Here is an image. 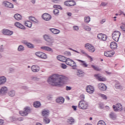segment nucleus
Masks as SVG:
<instances>
[{
    "mask_svg": "<svg viewBox=\"0 0 125 125\" xmlns=\"http://www.w3.org/2000/svg\"><path fill=\"white\" fill-rule=\"evenodd\" d=\"M80 98H81V99H82V100H83V99H84V95H83V94L81 95Z\"/></svg>",
    "mask_w": 125,
    "mask_h": 125,
    "instance_id": "nucleus-59",
    "label": "nucleus"
},
{
    "mask_svg": "<svg viewBox=\"0 0 125 125\" xmlns=\"http://www.w3.org/2000/svg\"><path fill=\"white\" fill-rule=\"evenodd\" d=\"M33 106L35 107V108H40L41 106H42V104H41V102L39 101H36L34 102Z\"/></svg>",
    "mask_w": 125,
    "mask_h": 125,
    "instance_id": "nucleus-27",
    "label": "nucleus"
},
{
    "mask_svg": "<svg viewBox=\"0 0 125 125\" xmlns=\"http://www.w3.org/2000/svg\"><path fill=\"white\" fill-rule=\"evenodd\" d=\"M83 29L85 30L86 31H88V32H90L91 31V28H90L89 26H86V25H83Z\"/></svg>",
    "mask_w": 125,
    "mask_h": 125,
    "instance_id": "nucleus-37",
    "label": "nucleus"
},
{
    "mask_svg": "<svg viewBox=\"0 0 125 125\" xmlns=\"http://www.w3.org/2000/svg\"><path fill=\"white\" fill-rule=\"evenodd\" d=\"M3 4L6 7H8L9 8H13V7H14V6L12 3L7 1L3 2Z\"/></svg>",
    "mask_w": 125,
    "mask_h": 125,
    "instance_id": "nucleus-22",
    "label": "nucleus"
},
{
    "mask_svg": "<svg viewBox=\"0 0 125 125\" xmlns=\"http://www.w3.org/2000/svg\"><path fill=\"white\" fill-rule=\"evenodd\" d=\"M6 83V78L4 76L0 77V85H2Z\"/></svg>",
    "mask_w": 125,
    "mask_h": 125,
    "instance_id": "nucleus-21",
    "label": "nucleus"
},
{
    "mask_svg": "<svg viewBox=\"0 0 125 125\" xmlns=\"http://www.w3.org/2000/svg\"><path fill=\"white\" fill-rule=\"evenodd\" d=\"M24 25L25 26H26V27H28V28H32V25H33V23H32V22L29 21H27L24 22Z\"/></svg>",
    "mask_w": 125,
    "mask_h": 125,
    "instance_id": "nucleus-29",
    "label": "nucleus"
},
{
    "mask_svg": "<svg viewBox=\"0 0 125 125\" xmlns=\"http://www.w3.org/2000/svg\"><path fill=\"white\" fill-rule=\"evenodd\" d=\"M77 61H79L81 63V65L82 66V67H83L84 68H87V66L88 65L87 63H86V62L84 61H82L81 60H76Z\"/></svg>",
    "mask_w": 125,
    "mask_h": 125,
    "instance_id": "nucleus-20",
    "label": "nucleus"
},
{
    "mask_svg": "<svg viewBox=\"0 0 125 125\" xmlns=\"http://www.w3.org/2000/svg\"><path fill=\"white\" fill-rule=\"evenodd\" d=\"M7 91H8V89L7 87L5 86H3L1 87L0 89V95H4L7 93Z\"/></svg>",
    "mask_w": 125,
    "mask_h": 125,
    "instance_id": "nucleus-10",
    "label": "nucleus"
},
{
    "mask_svg": "<svg viewBox=\"0 0 125 125\" xmlns=\"http://www.w3.org/2000/svg\"><path fill=\"white\" fill-rule=\"evenodd\" d=\"M42 113L43 117H46L47 116H49V110H43Z\"/></svg>",
    "mask_w": 125,
    "mask_h": 125,
    "instance_id": "nucleus-28",
    "label": "nucleus"
},
{
    "mask_svg": "<svg viewBox=\"0 0 125 125\" xmlns=\"http://www.w3.org/2000/svg\"><path fill=\"white\" fill-rule=\"evenodd\" d=\"M97 125H106V123H105L104 121L100 120L98 122Z\"/></svg>",
    "mask_w": 125,
    "mask_h": 125,
    "instance_id": "nucleus-43",
    "label": "nucleus"
},
{
    "mask_svg": "<svg viewBox=\"0 0 125 125\" xmlns=\"http://www.w3.org/2000/svg\"><path fill=\"white\" fill-rule=\"evenodd\" d=\"M107 5V3L105 2H103L101 3L100 6H106Z\"/></svg>",
    "mask_w": 125,
    "mask_h": 125,
    "instance_id": "nucleus-55",
    "label": "nucleus"
},
{
    "mask_svg": "<svg viewBox=\"0 0 125 125\" xmlns=\"http://www.w3.org/2000/svg\"><path fill=\"white\" fill-rule=\"evenodd\" d=\"M115 87L117 89H122V86L120 84H115Z\"/></svg>",
    "mask_w": 125,
    "mask_h": 125,
    "instance_id": "nucleus-50",
    "label": "nucleus"
},
{
    "mask_svg": "<svg viewBox=\"0 0 125 125\" xmlns=\"http://www.w3.org/2000/svg\"><path fill=\"white\" fill-rule=\"evenodd\" d=\"M73 29L74 30V31H79V26H73Z\"/></svg>",
    "mask_w": 125,
    "mask_h": 125,
    "instance_id": "nucleus-54",
    "label": "nucleus"
},
{
    "mask_svg": "<svg viewBox=\"0 0 125 125\" xmlns=\"http://www.w3.org/2000/svg\"><path fill=\"white\" fill-rule=\"evenodd\" d=\"M115 54V52L114 51H108L104 52V55L106 57H112L113 55Z\"/></svg>",
    "mask_w": 125,
    "mask_h": 125,
    "instance_id": "nucleus-13",
    "label": "nucleus"
},
{
    "mask_svg": "<svg viewBox=\"0 0 125 125\" xmlns=\"http://www.w3.org/2000/svg\"><path fill=\"white\" fill-rule=\"evenodd\" d=\"M81 53H83V54H84V55H86V56H87V53H86V52H85V51H83V50H81Z\"/></svg>",
    "mask_w": 125,
    "mask_h": 125,
    "instance_id": "nucleus-58",
    "label": "nucleus"
},
{
    "mask_svg": "<svg viewBox=\"0 0 125 125\" xmlns=\"http://www.w3.org/2000/svg\"><path fill=\"white\" fill-rule=\"evenodd\" d=\"M9 71L10 73H13L14 72V69L12 68H9Z\"/></svg>",
    "mask_w": 125,
    "mask_h": 125,
    "instance_id": "nucleus-63",
    "label": "nucleus"
},
{
    "mask_svg": "<svg viewBox=\"0 0 125 125\" xmlns=\"http://www.w3.org/2000/svg\"><path fill=\"white\" fill-rule=\"evenodd\" d=\"M67 122L68 123V124H70V125H73V124L75 123V120L73 119L72 117H70L67 119Z\"/></svg>",
    "mask_w": 125,
    "mask_h": 125,
    "instance_id": "nucleus-33",
    "label": "nucleus"
},
{
    "mask_svg": "<svg viewBox=\"0 0 125 125\" xmlns=\"http://www.w3.org/2000/svg\"><path fill=\"white\" fill-rule=\"evenodd\" d=\"M31 79V81H36L38 82L40 80V78H38L36 76H32Z\"/></svg>",
    "mask_w": 125,
    "mask_h": 125,
    "instance_id": "nucleus-44",
    "label": "nucleus"
},
{
    "mask_svg": "<svg viewBox=\"0 0 125 125\" xmlns=\"http://www.w3.org/2000/svg\"><path fill=\"white\" fill-rule=\"evenodd\" d=\"M24 110H31V107L29 106H26L24 108Z\"/></svg>",
    "mask_w": 125,
    "mask_h": 125,
    "instance_id": "nucleus-64",
    "label": "nucleus"
},
{
    "mask_svg": "<svg viewBox=\"0 0 125 125\" xmlns=\"http://www.w3.org/2000/svg\"><path fill=\"white\" fill-rule=\"evenodd\" d=\"M65 63L66 65L72 67V69L73 70H76V69H77V63L72 59L70 58L66 59L65 60Z\"/></svg>",
    "mask_w": 125,
    "mask_h": 125,
    "instance_id": "nucleus-2",
    "label": "nucleus"
},
{
    "mask_svg": "<svg viewBox=\"0 0 125 125\" xmlns=\"http://www.w3.org/2000/svg\"><path fill=\"white\" fill-rule=\"evenodd\" d=\"M42 18L45 21H49L51 19V16L48 13H44L42 16Z\"/></svg>",
    "mask_w": 125,
    "mask_h": 125,
    "instance_id": "nucleus-11",
    "label": "nucleus"
},
{
    "mask_svg": "<svg viewBox=\"0 0 125 125\" xmlns=\"http://www.w3.org/2000/svg\"><path fill=\"white\" fill-rule=\"evenodd\" d=\"M31 71L33 72V73H37L40 71L41 70V68L37 65H33L31 67Z\"/></svg>",
    "mask_w": 125,
    "mask_h": 125,
    "instance_id": "nucleus-9",
    "label": "nucleus"
},
{
    "mask_svg": "<svg viewBox=\"0 0 125 125\" xmlns=\"http://www.w3.org/2000/svg\"><path fill=\"white\" fill-rule=\"evenodd\" d=\"M42 53V52H37L35 53V54L38 57H39V58H40Z\"/></svg>",
    "mask_w": 125,
    "mask_h": 125,
    "instance_id": "nucleus-49",
    "label": "nucleus"
},
{
    "mask_svg": "<svg viewBox=\"0 0 125 125\" xmlns=\"http://www.w3.org/2000/svg\"><path fill=\"white\" fill-rule=\"evenodd\" d=\"M112 107L114 110H123V105H122V104L120 103L113 105Z\"/></svg>",
    "mask_w": 125,
    "mask_h": 125,
    "instance_id": "nucleus-14",
    "label": "nucleus"
},
{
    "mask_svg": "<svg viewBox=\"0 0 125 125\" xmlns=\"http://www.w3.org/2000/svg\"><path fill=\"white\" fill-rule=\"evenodd\" d=\"M16 20H21L22 19V16L19 14H16L14 16Z\"/></svg>",
    "mask_w": 125,
    "mask_h": 125,
    "instance_id": "nucleus-30",
    "label": "nucleus"
},
{
    "mask_svg": "<svg viewBox=\"0 0 125 125\" xmlns=\"http://www.w3.org/2000/svg\"><path fill=\"white\" fill-rule=\"evenodd\" d=\"M29 20L30 21H31V22H34L35 23H39V21L36 19L34 17H29Z\"/></svg>",
    "mask_w": 125,
    "mask_h": 125,
    "instance_id": "nucleus-35",
    "label": "nucleus"
},
{
    "mask_svg": "<svg viewBox=\"0 0 125 125\" xmlns=\"http://www.w3.org/2000/svg\"><path fill=\"white\" fill-rule=\"evenodd\" d=\"M40 58H42V59H46V58H47V56H46V54H44V53L42 52L41 56H40Z\"/></svg>",
    "mask_w": 125,
    "mask_h": 125,
    "instance_id": "nucleus-38",
    "label": "nucleus"
},
{
    "mask_svg": "<svg viewBox=\"0 0 125 125\" xmlns=\"http://www.w3.org/2000/svg\"><path fill=\"white\" fill-rule=\"evenodd\" d=\"M78 107L80 109L85 110L87 108V104H85V102H84V101L83 100H81L79 103Z\"/></svg>",
    "mask_w": 125,
    "mask_h": 125,
    "instance_id": "nucleus-6",
    "label": "nucleus"
},
{
    "mask_svg": "<svg viewBox=\"0 0 125 125\" xmlns=\"http://www.w3.org/2000/svg\"><path fill=\"white\" fill-rule=\"evenodd\" d=\"M23 120H24V119L22 117L17 118V120L19 121V122H22Z\"/></svg>",
    "mask_w": 125,
    "mask_h": 125,
    "instance_id": "nucleus-57",
    "label": "nucleus"
},
{
    "mask_svg": "<svg viewBox=\"0 0 125 125\" xmlns=\"http://www.w3.org/2000/svg\"><path fill=\"white\" fill-rule=\"evenodd\" d=\"M18 51H23V50H24V46L22 45H19L18 48Z\"/></svg>",
    "mask_w": 125,
    "mask_h": 125,
    "instance_id": "nucleus-39",
    "label": "nucleus"
},
{
    "mask_svg": "<svg viewBox=\"0 0 125 125\" xmlns=\"http://www.w3.org/2000/svg\"><path fill=\"white\" fill-rule=\"evenodd\" d=\"M99 96L101 97L103 99H104V100H107V96L103 94H99Z\"/></svg>",
    "mask_w": 125,
    "mask_h": 125,
    "instance_id": "nucleus-41",
    "label": "nucleus"
},
{
    "mask_svg": "<svg viewBox=\"0 0 125 125\" xmlns=\"http://www.w3.org/2000/svg\"><path fill=\"white\" fill-rule=\"evenodd\" d=\"M98 87L101 91H105V90H107V86L103 83H99Z\"/></svg>",
    "mask_w": 125,
    "mask_h": 125,
    "instance_id": "nucleus-8",
    "label": "nucleus"
},
{
    "mask_svg": "<svg viewBox=\"0 0 125 125\" xmlns=\"http://www.w3.org/2000/svg\"><path fill=\"white\" fill-rule=\"evenodd\" d=\"M101 76V75H100V74H96L94 75L95 78H96V79H97L98 80L99 79H100Z\"/></svg>",
    "mask_w": 125,
    "mask_h": 125,
    "instance_id": "nucleus-48",
    "label": "nucleus"
},
{
    "mask_svg": "<svg viewBox=\"0 0 125 125\" xmlns=\"http://www.w3.org/2000/svg\"><path fill=\"white\" fill-rule=\"evenodd\" d=\"M65 101V99L62 97H59L56 100L57 103L59 104H63Z\"/></svg>",
    "mask_w": 125,
    "mask_h": 125,
    "instance_id": "nucleus-17",
    "label": "nucleus"
},
{
    "mask_svg": "<svg viewBox=\"0 0 125 125\" xmlns=\"http://www.w3.org/2000/svg\"><path fill=\"white\" fill-rule=\"evenodd\" d=\"M15 26H16V27H17V28H19L20 29H22L23 30L26 29L25 26L21 24L20 22H15Z\"/></svg>",
    "mask_w": 125,
    "mask_h": 125,
    "instance_id": "nucleus-19",
    "label": "nucleus"
},
{
    "mask_svg": "<svg viewBox=\"0 0 125 125\" xmlns=\"http://www.w3.org/2000/svg\"><path fill=\"white\" fill-rule=\"evenodd\" d=\"M2 33L4 35H7V36H11L13 34V32L8 29H3Z\"/></svg>",
    "mask_w": 125,
    "mask_h": 125,
    "instance_id": "nucleus-16",
    "label": "nucleus"
},
{
    "mask_svg": "<svg viewBox=\"0 0 125 125\" xmlns=\"http://www.w3.org/2000/svg\"><path fill=\"white\" fill-rule=\"evenodd\" d=\"M21 88H22V89H25V90H27V89H28V86H22L21 87Z\"/></svg>",
    "mask_w": 125,
    "mask_h": 125,
    "instance_id": "nucleus-60",
    "label": "nucleus"
},
{
    "mask_svg": "<svg viewBox=\"0 0 125 125\" xmlns=\"http://www.w3.org/2000/svg\"><path fill=\"white\" fill-rule=\"evenodd\" d=\"M57 59L59 61H62V62H66V60L67 59L65 57L62 56H58Z\"/></svg>",
    "mask_w": 125,
    "mask_h": 125,
    "instance_id": "nucleus-24",
    "label": "nucleus"
},
{
    "mask_svg": "<svg viewBox=\"0 0 125 125\" xmlns=\"http://www.w3.org/2000/svg\"><path fill=\"white\" fill-rule=\"evenodd\" d=\"M76 75L78 77H83V76H84V72L81 70H78V72L76 73Z\"/></svg>",
    "mask_w": 125,
    "mask_h": 125,
    "instance_id": "nucleus-26",
    "label": "nucleus"
},
{
    "mask_svg": "<svg viewBox=\"0 0 125 125\" xmlns=\"http://www.w3.org/2000/svg\"><path fill=\"white\" fill-rule=\"evenodd\" d=\"M98 81H99V82H105L106 78L103 77L102 76H101Z\"/></svg>",
    "mask_w": 125,
    "mask_h": 125,
    "instance_id": "nucleus-46",
    "label": "nucleus"
},
{
    "mask_svg": "<svg viewBox=\"0 0 125 125\" xmlns=\"http://www.w3.org/2000/svg\"><path fill=\"white\" fill-rule=\"evenodd\" d=\"M53 12L54 15H56L57 16H58V15H59V10H58V9H55L53 10Z\"/></svg>",
    "mask_w": 125,
    "mask_h": 125,
    "instance_id": "nucleus-40",
    "label": "nucleus"
},
{
    "mask_svg": "<svg viewBox=\"0 0 125 125\" xmlns=\"http://www.w3.org/2000/svg\"><path fill=\"white\" fill-rule=\"evenodd\" d=\"M92 68H93L95 70V71H101V69H100L98 67L95 66L94 65H91Z\"/></svg>",
    "mask_w": 125,
    "mask_h": 125,
    "instance_id": "nucleus-42",
    "label": "nucleus"
},
{
    "mask_svg": "<svg viewBox=\"0 0 125 125\" xmlns=\"http://www.w3.org/2000/svg\"><path fill=\"white\" fill-rule=\"evenodd\" d=\"M29 112H31V110H21L19 111V114L20 115L25 117L29 114Z\"/></svg>",
    "mask_w": 125,
    "mask_h": 125,
    "instance_id": "nucleus-15",
    "label": "nucleus"
},
{
    "mask_svg": "<svg viewBox=\"0 0 125 125\" xmlns=\"http://www.w3.org/2000/svg\"><path fill=\"white\" fill-rule=\"evenodd\" d=\"M64 54H65V55H67V56H71V52H70L65 51Z\"/></svg>",
    "mask_w": 125,
    "mask_h": 125,
    "instance_id": "nucleus-53",
    "label": "nucleus"
},
{
    "mask_svg": "<svg viewBox=\"0 0 125 125\" xmlns=\"http://www.w3.org/2000/svg\"><path fill=\"white\" fill-rule=\"evenodd\" d=\"M41 49H42L43 50H45V51H50V52L53 53V50L52 48L46 46H42L41 47Z\"/></svg>",
    "mask_w": 125,
    "mask_h": 125,
    "instance_id": "nucleus-18",
    "label": "nucleus"
},
{
    "mask_svg": "<svg viewBox=\"0 0 125 125\" xmlns=\"http://www.w3.org/2000/svg\"><path fill=\"white\" fill-rule=\"evenodd\" d=\"M110 47L111 49H116L117 47V43L115 42H112L110 43Z\"/></svg>",
    "mask_w": 125,
    "mask_h": 125,
    "instance_id": "nucleus-25",
    "label": "nucleus"
},
{
    "mask_svg": "<svg viewBox=\"0 0 125 125\" xmlns=\"http://www.w3.org/2000/svg\"><path fill=\"white\" fill-rule=\"evenodd\" d=\"M103 35L102 33L99 34L97 36L98 39H99V40H101L102 39Z\"/></svg>",
    "mask_w": 125,
    "mask_h": 125,
    "instance_id": "nucleus-51",
    "label": "nucleus"
},
{
    "mask_svg": "<svg viewBox=\"0 0 125 125\" xmlns=\"http://www.w3.org/2000/svg\"><path fill=\"white\" fill-rule=\"evenodd\" d=\"M84 21L85 23H86L87 24H88V23H89V22L90 21V17H84Z\"/></svg>",
    "mask_w": 125,
    "mask_h": 125,
    "instance_id": "nucleus-36",
    "label": "nucleus"
},
{
    "mask_svg": "<svg viewBox=\"0 0 125 125\" xmlns=\"http://www.w3.org/2000/svg\"><path fill=\"white\" fill-rule=\"evenodd\" d=\"M102 41H106L107 40V35L105 34H103L102 36Z\"/></svg>",
    "mask_w": 125,
    "mask_h": 125,
    "instance_id": "nucleus-45",
    "label": "nucleus"
},
{
    "mask_svg": "<svg viewBox=\"0 0 125 125\" xmlns=\"http://www.w3.org/2000/svg\"><path fill=\"white\" fill-rule=\"evenodd\" d=\"M84 47L89 52L92 53L95 51V48H94V46L88 43L85 44Z\"/></svg>",
    "mask_w": 125,
    "mask_h": 125,
    "instance_id": "nucleus-5",
    "label": "nucleus"
},
{
    "mask_svg": "<svg viewBox=\"0 0 125 125\" xmlns=\"http://www.w3.org/2000/svg\"><path fill=\"white\" fill-rule=\"evenodd\" d=\"M43 122L46 124H49L50 123V120L47 117H44L43 118Z\"/></svg>",
    "mask_w": 125,
    "mask_h": 125,
    "instance_id": "nucleus-32",
    "label": "nucleus"
},
{
    "mask_svg": "<svg viewBox=\"0 0 125 125\" xmlns=\"http://www.w3.org/2000/svg\"><path fill=\"white\" fill-rule=\"evenodd\" d=\"M43 39L44 41L47 42V45H52V43H53V41L51 39V37L50 36L45 34L43 36Z\"/></svg>",
    "mask_w": 125,
    "mask_h": 125,
    "instance_id": "nucleus-4",
    "label": "nucleus"
},
{
    "mask_svg": "<svg viewBox=\"0 0 125 125\" xmlns=\"http://www.w3.org/2000/svg\"><path fill=\"white\" fill-rule=\"evenodd\" d=\"M72 89V87L71 86H66V90H71Z\"/></svg>",
    "mask_w": 125,
    "mask_h": 125,
    "instance_id": "nucleus-56",
    "label": "nucleus"
},
{
    "mask_svg": "<svg viewBox=\"0 0 125 125\" xmlns=\"http://www.w3.org/2000/svg\"><path fill=\"white\" fill-rule=\"evenodd\" d=\"M61 67L62 68V69H66V68H67V65L65 64L62 63L61 64Z\"/></svg>",
    "mask_w": 125,
    "mask_h": 125,
    "instance_id": "nucleus-52",
    "label": "nucleus"
},
{
    "mask_svg": "<svg viewBox=\"0 0 125 125\" xmlns=\"http://www.w3.org/2000/svg\"><path fill=\"white\" fill-rule=\"evenodd\" d=\"M121 32L119 31H114L112 33V38L115 42H119L120 37H121Z\"/></svg>",
    "mask_w": 125,
    "mask_h": 125,
    "instance_id": "nucleus-3",
    "label": "nucleus"
},
{
    "mask_svg": "<svg viewBox=\"0 0 125 125\" xmlns=\"http://www.w3.org/2000/svg\"><path fill=\"white\" fill-rule=\"evenodd\" d=\"M64 5L66 6H74V5H76V1L74 0H66L64 2Z\"/></svg>",
    "mask_w": 125,
    "mask_h": 125,
    "instance_id": "nucleus-7",
    "label": "nucleus"
},
{
    "mask_svg": "<svg viewBox=\"0 0 125 125\" xmlns=\"http://www.w3.org/2000/svg\"><path fill=\"white\" fill-rule=\"evenodd\" d=\"M48 83L54 86H62L64 84V77L61 75L53 74L47 80Z\"/></svg>",
    "mask_w": 125,
    "mask_h": 125,
    "instance_id": "nucleus-1",
    "label": "nucleus"
},
{
    "mask_svg": "<svg viewBox=\"0 0 125 125\" xmlns=\"http://www.w3.org/2000/svg\"><path fill=\"white\" fill-rule=\"evenodd\" d=\"M50 32H52L53 34H54L55 35H58L59 33H60V30L55 29V28H51L49 29Z\"/></svg>",
    "mask_w": 125,
    "mask_h": 125,
    "instance_id": "nucleus-23",
    "label": "nucleus"
},
{
    "mask_svg": "<svg viewBox=\"0 0 125 125\" xmlns=\"http://www.w3.org/2000/svg\"><path fill=\"white\" fill-rule=\"evenodd\" d=\"M54 8H59L60 7V5H54L53 6Z\"/></svg>",
    "mask_w": 125,
    "mask_h": 125,
    "instance_id": "nucleus-61",
    "label": "nucleus"
},
{
    "mask_svg": "<svg viewBox=\"0 0 125 125\" xmlns=\"http://www.w3.org/2000/svg\"><path fill=\"white\" fill-rule=\"evenodd\" d=\"M109 118H110V119H112V120H115V119L117 118V116L115 113H114V112H111L109 114Z\"/></svg>",
    "mask_w": 125,
    "mask_h": 125,
    "instance_id": "nucleus-34",
    "label": "nucleus"
},
{
    "mask_svg": "<svg viewBox=\"0 0 125 125\" xmlns=\"http://www.w3.org/2000/svg\"><path fill=\"white\" fill-rule=\"evenodd\" d=\"M86 90L88 93L92 94L94 92V87L91 85H89L87 86Z\"/></svg>",
    "mask_w": 125,
    "mask_h": 125,
    "instance_id": "nucleus-12",
    "label": "nucleus"
},
{
    "mask_svg": "<svg viewBox=\"0 0 125 125\" xmlns=\"http://www.w3.org/2000/svg\"><path fill=\"white\" fill-rule=\"evenodd\" d=\"M4 123L3 120L0 119V125H3Z\"/></svg>",
    "mask_w": 125,
    "mask_h": 125,
    "instance_id": "nucleus-62",
    "label": "nucleus"
},
{
    "mask_svg": "<svg viewBox=\"0 0 125 125\" xmlns=\"http://www.w3.org/2000/svg\"><path fill=\"white\" fill-rule=\"evenodd\" d=\"M26 45L29 48H34V45L33 44H31L30 43H28Z\"/></svg>",
    "mask_w": 125,
    "mask_h": 125,
    "instance_id": "nucleus-47",
    "label": "nucleus"
},
{
    "mask_svg": "<svg viewBox=\"0 0 125 125\" xmlns=\"http://www.w3.org/2000/svg\"><path fill=\"white\" fill-rule=\"evenodd\" d=\"M8 94L9 96L14 97V96H15V91L12 90L8 92Z\"/></svg>",
    "mask_w": 125,
    "mask_h": 125,
    "instance_id": "nucleus-31",
    "label": "nucleus"
}]
</instances>
